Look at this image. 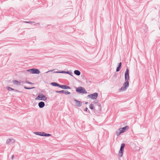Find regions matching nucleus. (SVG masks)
<instances>
[{
  "label": "nucleus",
  "instance_id": "24",
  "mask_svg": "<svg viewBox=\"0 0 160 160\" xmlns=\"http://www.w3.org/2000/svg\"><path fill=\"white\" fill-rule=\"evenodd\" d=\"M34 133L36 135H38L39 136H41V134H42L41 132H34Z\"/></svg>",
  "mask_w": 160,
  "mask_h": 160
},
{
  "label": "nucleus",
  "instance_id": "19",
  "mask_svg": "<svg viewBox=\"0 0 160 160\" xmlns=\"http://www.w3.org/2000/svg\"><path fill=\"white\" fill-rule=\"evenodd\" d=\"M13 82L14 84H16L17 85H20L21 84V83L17 80H13Z\"/></svg>",
  "mask_w": 160,
  "mask_h": 160
},
{
  "label": "nucleus",
  "instance_id": "21",
  "mask_svg": "<svg viewBox=\"0 0 160 160\" xmlns=\"http://www.w3.org/2000/svg\"><path fill=\"white\" fill-rule=\"evenodd\" d=\"M24 22L25 23H30L31 24H32L33 23H34L35 22H29V21H24Z\"/></svg>",
  "mask_w": 160,
  "mask_h": 160
},
{
  "label": "nucleus",
  "instance_id": "11",
  "mask_svg": "<svg viewBox=\"0 0 160 160\" xmlns=\"http://www.w3.org/2000/svg\"><path fill=\"white\" fill-rule=\"evenodd\" d=\"M129 128V127L128 126H126L122 128H120L119 129V130L120 131H121V132L123 131V132H125L126 130H128Z\"/></svg>",
  "mask_w": 160,
  "mask_h": 160
},
{
  "label": "nucleus",
  "instance_id": "3",
  "mask_svg": "<svg viewBox=\"0 0 160 160\" xmlns=\"http://www.w3.org/2000/svg\"><path fill=\"white\" fill-rule=\"evenodd\" d=\"M129 82L128 81H126V82L124 83L123 86L120 89L121 91H125L127 88L129 87Z\"/></svg>",
  "mask_w": 160,
  "mask_h": 160
},
{
  "label": "nucleus",
  "instance_id": "30",
  "mask_svg": "<svg viewBox=\"0 0 160 160\" xmlns=\"http://www.w3.org/2000/svg\"><path fill=\"white\" fill-rule=\"evenodd\" d=\"M54 70H49V71H48L47 72H46V73H48V72H52Z\"/></svg>",
  "mask_w": 160,
  "mask_h": 160
},
{
  "label": "nucleus",
  "instance_id": "13",
  "mask_svg": "<svg viewBox=\"0 0 160 160\" xmlns=\"http://www.w3.org/2000/svg\"><path fill=\"white\" fill-rule=\"evenodd\" d=\"M60 88L63 89H70L71 88L70 87L65 85H61L60 86Z\"/></svg>",
  "mask_w": 160,
  "mask_h": 160
},
{
  "label": "nucleus",
  "instance_id": "4",
  "mask_svg": "<svg viewBox=\"0 0 160 160\" xmlns=\"http://www.w3.org/2000/svg\"><path fill=\"white\" fill-rule=\"evenodd\" d=\"M36 99H38L40 100L45 101L47 99V98L46 97V96L42 94H39Z\"/></svg>",
  "mask_w": 160,
  "mask_h": 160
},
{
  "label": "nucleus",
  "instance_id": "15",
  "mask_svg": "<svg viewBox=\"0 0 160 160\" xmlns=\"http://www.w3.org/2000/svg\"><path fill=\"white\" fill-rule=\"evenodd\" d=\"M121 66L122 63L121 62H120L119 63H118V67H117L116 70L117 72H118L120 70L121 68Z\"/></svg>",
  "mask_w": 160,
  "mask_h": 160
},
{
  "label": "nucleus",
  "instance_id": "25",
  "mask_svg": "<svg viewBox=\"0 0 160 160\" xmlns=\"http://www.w3.org/2000/svg\"><path fill=\"white\" fill-rule=\"evenodd\" d=\"M27 71L28 72H30L31 73H32V68L28 69Z\"/></svg>",
  "mask_w": 160,
  "mask_h": 160
},
{
  "label": "nucleus",
  "instance_id": "22",
  "mask_svg": "<svg viewBox=\"0 0 160 160\" xmlns=\"http://www.w3.org/2000/svg\"><path fill=\"white\" fill-rule=\"evenodd\" d=\"M89 108L92 110L93 109V105L92 103L91 104L89 105Z\"/></svg>",
  "mask_w": 160,
  "mask_h": 160
},
{
  "label": "nucleus",
  "instance_id": "20",
  "mask_svg": "<svg viewBox=\"0 0 160 160\" xmlns=\"http://www.w3.org/2000/svg\"><path fill=\"white\" fill-rule=\"evenodd\" d=\"M24 88L25 89H32L35 88L34 87H32L29 88V87H27L25 86H24Z\"/></svg>",
  "mask_w": 160,
  "mask_h": 160
},
{
  "label": "nucleus",
  "instance_id": "27",
  "mask_svg": "<svg viewBox=\"0 0 160 160\" xmlns=\"http://www.w3.org/2000/svg\"><path fill=\"white\" fill-rule=\"evenodd\" d=\"M42 134H41V136H45V133L43 132H41Z\"/></svg>",
  "mask_w": 160,
  "mask_h": 160
},
{
  "label": "nucleus",
  "instance_id": "14",
  "mask_svg": "<svg viewBox=\"0 0 160 160\" xmlns=\"http://www.w3.org/2000/svg\"><path fill=\"white\" fill-rule=\"evenodd\" d=\"M38 105L40 108H42L45 106V104L44 102L41 101L38 103Z\"/></svg>",
  "mask_w": 160,
  "mask_h": 160
},
{
  "label": "nucleus",
  "instance_id": "31",
  "mask_svg": "<svg viewBox=\"0 0 160 160\" xmlns=\"http://www.w3.org/2000/svg\"><path fill=\"white\" fill-rule=\"evenodd\" d=\"M13 91H15L16 92H20L19 91L17 90H16V89H14V90Z\"/></svg>",
  "mask_w": 160,
  "mask_h": 160
},
{
  "label": "nucleus",
  "instance_id": "29",
  "mask_svg": "<svg viewBox=\"0 0 160 160\" xmlns=\"http://www.w3.org/2000/svg\"><path fill=\"white\" fill-rule=\"evenodd\" d=\"M88 108L87 107L84 110V111H85L86 112L88 111Z\"/></svg>",
  "mask_w": 160,
  "mask_h": 160
},
{
  "label": "nucleus",
  "instance_id": "5",
  "mask_svg": "<svg viewBox=\"0 0 160 160\" xmlns=\"http://www.w3.org/2000/svg\"><path fill=\"white\" fill-rule=\"evenodd\" d=\"M98 94L97 92L94 93L92 94L88 95L87 97L91 98L92 99H95L97 98Z\"/></svg>",
  "mask_w": 160,
  "mask_h": 160
},
{
  "label": "nucleus",
  "instance_id": "10",
  "mask_svg": "<svg viewBox=\"0 0 160 160\" xmlns=\"http://www.w3.org/2000/svg\"><path fill=\"white\" fill-rule=\"evenodd\" d=\"M15 142V140L13 138H9L7 139L6 143L7 144L14 143Z\"/></svg>",
  "mask_w": 160,
  "mask_h": 160
},
{
  "label": "nucleus",
  "instance_id": "17",
  "mask_svg": "<svg viewBox=\"0 0 160 160\" xmlns=\"http://www.w3.org/2000/svg\"><path fill=\"white\" fill-rule=\"evenodd\" d=\"M74 73L77 76H79L81 74L80 72L78 70H75L74 72Z\"/></svg>",
  "mask_w": 160,
  "mask_h": 160
},
{
  "label": "nucleus",
  "instance_id": "26",
  "mask_svg": "<svg viewBox=\"0 0 160 160\" xmlns=\"http://www.w3.org/2000/svg\"><path fill=\"white\" fill-rule=\"evenodd\" d=\"M52 135L50 134H48V133H46L45 134V136L44 137H49L51 136Z\"/></svg>",
  "mask_w": 160,
  "mask_h": 160
},
{
  "label": "nucleus",
  "instance_id": "2",
  "mask_svg": "<svg viewBox=\"0 0 160 160\" xmlns=\"http://www.w3.org/2000/svg\"><path fill=\"white\" fill-rule=\"evenodd\" d=\"M125 146V144L124 143H122L118 153V156L120 157H122L123 155Z\"/></svg>",
  "mask_w": 160,
  "mask_h": 160
},
{
  "label": "nucleus",
  "instance_id": "6",
  "mask_svg": "<svg viewBox=\"0 0 160 160\" xmlns=\"http://www.w3.org/2000/svg\"><path fill=\"white\" fill-rule=\"evenodd\" d=\"M129 69L127 68L125 73V81H128L129 79Z\"/></svg>",
  "mask_w": 160,
  "mask_h": 160
},
{
  "label": "nucleus",
  "instance_id": "35",
  "mask_svg": "<svg viewBox=\"0 0 160 160\" xmlns=\"http://www.w3.org/2000/svg\"><path fill=\"white\" fill-rule=\"evenodd\" d=\"M88 112L89 113V112H90V111H89V110H88Z\"/></svg>",
  "mask_w": 160,
  "mask_h": 160
},
{
  "label": "nucleus",
  "instance_id": "34",
  "mask_svg": "<svg viewBox=\"0 0 160 160\" xmlns=\"http://www.w3.org/2000/svg\"><path fill=\"white\" fill-rule=\"evenodd\" d=\"M88 103V102H86L85 103V104H87Z\"/></svg>",
  "mask_w": 160,
  "mask_h": 160
},
{
  "label": "nucleus",
  "instance_id": "18",
  "mask_svg": "<svg viewBox=\"0 0 160 160\" xmlns=\"http://www.w3.org/2000/svg\"><path fill=\"white\" fill-rule=\"evenodd\" d=\"M123 132V131H122V132H121V131H120L118 129V131L116 132V133L117 136H119L121 133Z\"/></svg>",
  "mask_w": 160,
  "mask_h": 160
},
{
  "label": "nucleus",
  "instance_id": "9",
  "mask_svg": "<svg viewBox=\"0 0 160 160\" xmlns=\"http://www.w3.org/2000/svg\"><path fill=\"white\" fill-rule=\"evenodd\" d=\"M73 100L75 102V106H76L80 107L82 106V103L81 101H78L75 98H74Z\"/></svg>",
  "mask_w": 160,
  "mask_h": 160
},
{
  "label": "nucleus",
  "instance_id": "33",
  "mask_svg": "<svg viewBox=\"0 0 160 160\" xmlns=\"http://www.w3.org/2000/svg\"><path fill=\"white\" fill-rule=\"evenodd\" d=\"M90 82V81H86V83H88V82Z\"/></svg>",
  "mask_w": 160,
  "mask_h": 160
},
{
  "label": "nucleus",
  "instance_id": "16",
  "mask_svg": "<svg viewBox=\"0 0 160 160\" xmlns=\"http://www.w3.org/2000/svg\"><path fill=\"white\" fill-rule=\"evenodd\" d=\"M51 84L53 86L58 87L59 88H60V84L56 82H52Z\"/></svg>",
  "mask_w": 160,
  "mask_h": 160
},
{
  "label": "nucleus",
  "instance_id": "12",
  "mask_svg": "<svg viewBox=\"0 0 160 160\" xmlns=\"http://www.w3.org/2000/svg\"><path fill=\"white\" fill-rule=\"evenodd\" d=\"M40 72L39 69L37 68H32V74H39Z\"/></svg>",
  "mask_w": 160,
  "mask_h": 160
},
{
  "label": "nucleus",
  "instance_id": "28",
  "mask_svg": "<svg viewBox=\"0 0 160 160\" xmlns=\"http://www.w3.org/2000/svg\"><path fill=\"white\" fill-rule=\"evenodd\" d=\"M26 82L27 83H28V84H34V83L31 82H28V81H26Z\"/></svg>",
  "mask_w": 160,
  "mask_h": 160
},
{
  "label": "nucleus",
  "instance_id": "32",
  "mask_svg": "<svg viewBox=\"0 0 160 160\" xmlns=\"http://www.w3.org/2000/svg\"><path fill=\"white\" fill-rule=\"evenodd\" d=\"M14 157V155H12V156L11 158H12V159Z\"/></svg>",
  "mask_w": 160,
  "mask_h": 160
},
{
  "label": "nucleus",
  "instance_id": "7",
  "mask_svg": "<svg viewBox=\"0 0 160 160\" xmlns=\"http://www.w3.org/2000/svg\"><path fill=\"white\" fill-rule=\"evenodd\" d=\"M54 73H62L65 74H68L70 75L72 77H73V75L72 74V72H70L69 71H58L57 72H54Z\"/></svg>",
  "mask_w": 160,
  "mask_h": 160
},
{
  "label": "nucleus",
  "instance_id": "23",
  "mask_svg": "<svg viewBox=\"0 0 160 160\" xmlns=\"http://www.w3.org/2000/svg\"><path fill=\"white\" fill-rule=\"evenodd\" d=\"M7 89L9 91H13L14 90V89H13L10 87H8L7 88Z\"/></svg>",
  "mask_w": 160,
  "mask_h": 160
},
{
  "label": "nucleus",
  "instance_id": "8",
  "mask_svg": "<svg viewBox=\"0 0 160 160\" xmlns=\"http://www.w3.org/2000/svg\"><path fill=\"white\" fill-rule=\"evenodd\" d=\"M55 92L57 93L65 94L66 95L69 94H70V92L67 90H62L61 91H56Z\"/></svg>",
  "mask_w": 160,
  "mask_h": 160
},
{
  "label": "nucleus",
  "instance_id": "1",
  "mask_svg": "<svg viewBox=\"0 0 160 160\" xmlns=\"http://www.w3.org/2000/svg\"><path fill=\"white\" fill-rule=\"evenodd\" d=\"M76 90L77 92L79 93L87 94L88 93L85 89L81 87L77 88Z\"/></svg>",
  "mask_w": 160,
  "mask_h": 160
}]
</instances>
